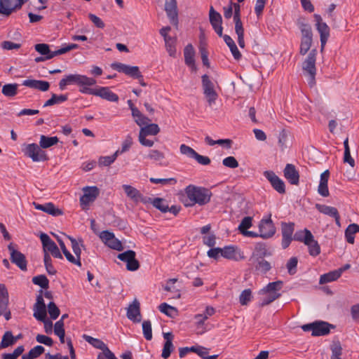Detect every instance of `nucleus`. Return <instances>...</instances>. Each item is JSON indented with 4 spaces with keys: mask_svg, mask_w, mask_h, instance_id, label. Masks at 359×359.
<instances>
[{
    "mask_svg": "<svg viewBox=\"0 0 359 359\" xmlns=\"http://www.w3.org/2000/svg\"><path fill=\"white\" fill-rule=\"evenodd\" d=\"M185 193L191 202L190 203H186V206H192L195 204L204 205L210 202L212 195L210 189L192 184L186 187Z\"/></svg>",
    "mask_w": 359,
    "mask_h": 359,
    "instance_id": "f257e3e1",
    "label": "nucleus"
},
{
    "mask_svg": "<svg viewBox=\"0 0 359 359\" xmlns=\"http://www.w3.org/2000/svg\"><path fill=\"white\" fill-rule=\"evenodd\" d=\"M283 282L282 280H277L268 283L259 292V294L264 295L260 302L259 306L264 307L272 303L273 301L280 297L281 293L280 291L283 288Z\"/></svg>",
    "mask_w": 359,
    "mask_h": 359,
    "instance_id": "f03ea898",
    "label": "nucleus"
},
{
    "mask_svg": "<svg viewBox=\"0 0 359 359\" xmlns=\"http://www.w3.org/2000/svg\"><path fill=\"white\" fill-rule=\"evenodd\" d=\"M96 83V79L92 77H88L79 74H69L60 81L59 88L62 90L68 85L76 84L81 87L79 91L81 93L83 88H90L95 85Z\"/></svg>",
    "mask_w": 359,
    "mask_h": 359,
    "instance_id": "7ed1b4c3",
    "label": "nucleus"
},
{
    "mask_svg": "<svg viewBox=\"0 0 359 359\" xmlns=\"http://www.w3.org/2000/svg\"><path fill=\"white\" fill-rule=\"evenodd\" d=\"M334 325L325 321H316L312 323L302 326L304 332H312V336H325L330 332V329H334Z\"/></svg>",
    "mask_w": 359,
    "mask_h": 359,
    "instance_id": "20e7f679",
    "label": "nucleus"
},
{
    "mask_svg": "<svg viewBox=\"0 0 359 359\" xmlns=\"http://www.w3.org/2000/svg\"><path fill=\"white\" fill-rule=\"evenodd\" d=\"M317 50L312 49L309 53L306 59L302 64V69L305 74H307L310 77L309 83L311 86L315 83V76L316 72V60Z\"/></svg>",
    "mask_w": 359,
    "mask_h": 359,
    "instance_id": "39448f33",
    "label": "nucleus"
},
{
    "mask_svg": "<svg viewBox=\"0 0 359 359\" xmlns=\"http://www.w3.org/2000/svg\"><path fill=\"white\" fill-rule=\"evenodd\" d=\"M81 93L98 96L109 102H117L119 100L118 96L108 87H99L97 88H84L81 90Z\"/></svg>",
    "mask_w": 359,
    "mask_h": 359,
    "instance_id": "423d86ee",
    "label": "nucleus"
},
{
    "mask_svg": "<svg viewBox=\"0 0 359 359\" xmlns=\"http://www.w3.org/2000/svg\"><path fill=\"white\" fill-rule=\"evenodd\" d=\"M40 239L43 246V254L50 253L53 257L62 259V254L55 243L45 233L40 234Z\"/></svg>",
    "mask_w": 359,
    "mask_h": 359,
    "instance_id": "0eeeda50",
    "label": "nucleus"
},
{
    "mask_svg": "<svg viewBox=\"0 0 359 359\" xmlns=\"http://www.w3.org/2000/svg\"><path fill=\"white\" fill-rule=\"evenodd\" d=\"M24 152L33 161H45L48 159L46 152L41 149L40 145L39 146L35 143L27 144Z\"/></svg>",
    "mask_w": 359,
    "mask_h": 359,
    "instance_id": "6e6552de",
    "label": "nucleus"
},
{
    "mask_svg": "<svg viewBox=\"0 0 359 359\" xmlns=\"http://www.w3.org/2000/svg\"><path fill=\"white\" fill-rule=\"evenodd\" d=\"M314 18L316 22V29L320 34V50L322 52L323 51L327 39L330 36V27L325 22H323L322 18L320 15L315 14Z\"/></svg>",
    "mask_w": 359,
    "mask_h": 359,
    "instance_id": "1a4fd4ad",
    "label": "nucleus"
},
{
    "mask_svg": "<svg viewBox=\"0 0 359 359\" xmlns=\"http://www.w3.org/2000/svg\"><path fill=\"white\" fill-rule=\"evenodd\" d=\"M84 192L83 195L80 198V204L82 209L85 210L90 203L95 201L99 196L100 190L95 187H86L83 189Z\"/></svg>",
    "mask_w": 359,
    "mask_h": 359,
    "instance_id": "9d476101",
    "label": "nucleus"
},
{
    "mask_svg": "<svg viewBox=\"0 0 359 359\" xmlns=\"http://www.w3.org/2000/svg\"><path fill=\"white\" fill-rule=\"evenodd\" d=\"M202 86L203 88V93L207 98L209 105H212L215 103L218 95L214 89V84L210 81L209 76L207 74L202 76Z\"/></svg>",
    "mask_w": 359,
    "mask_h": 359,
    "instance_id": "9b49d317",
    "label": "nucleus"
},
{
    "mask_svg": "<svg viewBox=\"0 0 359 359\" xmlns=\"http://www.w3.org/2000/svg\"><path fill=\"white\" fill-rule=\"evenodd\" d=\"M136 253L132 250H128L123 253L118 255L117 257L120 260L126 263V269L128 271H134L140 268V263L135 258Z\"/></svg>",
    "mask_w": 359,
    "mask_h": 359,
    "instance_id": "f8f14e48",
    "label": "nucleus"
},
{
    "mask_svg": "<svg viewBox=\"0 0 359 359\" xmlns=\"http://www.w3.org/2000/svg\"><path fill=\"white\" fill-rule=\"evenodd\" d=\"M294 231V224L293 222H282L281 223V233L282 242L281 245L283 249L289 247L292 241L293 240V233Z\"/></svg>",
    "mask_w": 359,
    "mask_h": 359,
    "instance_id": "ddd939ff",
    "label": "nucleus"
},
{
    "mask_svg": "<svg viewBox=\"0 0 359 359\" xmlns=\"http://www.w3.org/2000/svg\"><path fill=\"white\" fill-rule=\"evenodd\" d=\"M264 176L269 180L271 187L279 194L285 193V185L284 182L276 175L273 171L266 170L263 173Z\"/></svg>",
    "mask_w": 359,
    "mask_h": 359,
    "instance_id": "4468645a",
    "label": "nucleus"
},
{
    "mask_svg": "<svg viewBox=\"0 0 359 359\" xmlns=\"http://www.w3.org/2000/svg\"><path fill=\"white\" fill-rule=\"evenodd\" d=\"M8 249L11 254V262L16 264L22 271H26L27 262L25 256L15 250L12 243L8 245Z\"/></svg>",
    "mask_w": 359,
    "mask_h": 359,
    "instance_id": "2eb2a0df",
    "label": "nucleus"
},
{
    "mask_svg": "<svg viewBox=\"0 0 359 359\" xmlns=\"http://www.w3.org/2000/svg\"><path fill=\"white\" fill-rule=\"evenodd\" d=\"M111 67L113 69L118 72H123L133 79L141 76V72L137 66H130L121 62H114L111 65Z\"/></svg>",
    "mask_w": 359,
    "mask_h": 359,
    "instance_id": "dca6fc26",
    "label": "nucleus"
},
{
    "mask_svg": "<svg viewBox=\"0 0 359 359\" xmlns=\"http://www.w3.org/2000/svg\"><path fill=\"white\" fill-rule=\"evenodd\" d=\"M259 230L260 237L264 239L272 237L276 233V227L270 217L260 221Z\"/></svg>",
    "mask_w": 359,
    "mask_h": 359,
    "instance_id": "f3484780",
    "label": "nucleus"
},
{
    "mask_svg": "<svg viewBox=\"0 0 359 359\" xmlns=\"http://www.w3.org/2000/svg\"><path fill=\"white\" fill-rule=\"evenodd\" d=\"M123 189L127 196L135 203L142 202L145 204L151 201V198L144 196L136 188L130 185L124 184Z\"/></svg>",
    "mask_w": 359,
    "mask_h": 359,
    "instance_id": "a211bd4d",
    "label": "nucleus"
},
{
    "mask_svg": "<svg viewBox=\"0 0 359 359\" xmlns=\"http://www.w3.org/2000/svg\"><path fill=\"white\" fill-rule=\"evenodd\" d=\"M222 257L234 261L244 259L243 252L235 245H227L222 248Z\"/></svg>",
    "mask_w": 359,
    "mask_h": 359,
    "instance_id": "6ab92c4d",
    "label": "nucleus"
},
{
    "mask_svg": "<svg viewBox=\"0 0 359 359\" xmlns=\"http://www.w3.org/2000/svg\"><path fill=\"white\" fill-rule=\"evenodd\" d=\"M128 318L134 323H140L142 320L140 313V304L137 299H135L127 309Z\"/></svg>",
    "mask_w": 359,
    "mask_h": 359,
    "instance_id": "aec40b11",
    "label": "nucleus"
},
{
    "mask_svg": "<svg viewBox=\"0 0 359 359\" xmlns=\"http://www.w3.org/2000/svg\"><path fill=\"white\" fill-rule=\"evenodd\" d=\"M316 208L320 212L334 218L336 224L341 226L340 215L336 208L320 204H316Z\"/></svg>",
    "mask_w": 359,
    "mask_h": 359,
    "instance_id": "412c9836",
    "label": "nucleus"
},
{
    "mask_svg": "<svg viewBox=\"0 0 359 359\" xmlns=\"http://www.w3.org/2000/svg\"><path fill=\"white\" fill-rule=\"evenodd\" d=\"M284 177L292 185H297L299 182V174L292 164L287 163L283 170Z\"/></svg>",
    "mask_w": 359,
    "mask_h": 359,
    "instance_id": "4be33fe9",
    "label": "nucleus"
},
{
    "mask_svg": "<svg viewBox=\"0 0 359 359\" xmlns=\"http://www.w3.org/2000/svg\"><path fill=\"white\" fill-rule=\"evenodd\" d=\"M165 10L167 15L170 19V22L177 25L178 22L177 19V1L176 0H165Z\"/></svg>",
    "mask_w": 359,
    "mask_h": 359,
    "instance_id": "5701e85b",
    "label": "nucleus"
},
{
    "mask_svg": "<svg viewBox=\"0 0 359 359\" xmlns=\"http://www.w3.org/2000/svg\"><path fill=\"white\" fill-rule=\"evenodd\" d=\"M250 262H252V264L253 265L255 271L260 273L265 274L272 268L270 262L265 260L264 258L262 257L250 259Z\"/></svg>",
    "mask_w": 359,
    "mask_h": 359,
    "instance_id": "b1692460",
    "label": "nucleus"
},
{
    "mask_svg": "<svg viewBox=\"0 0 359 359\" xmlns=\"http://www.w3.org/2000/svg\"><path fill=\"white\" fill-rule=\"evenodd\" d=\"M36 209L41 210L53 216H59L63 215V211L55 206L53 203H47L43 205L33 203Z\"/></svg>",
    "mask_w": 359,
    "mask_h": 359,
    "instance_id": "393cba45",
    "label": "nucleus"
},
{
    "mask_svg": "<svg viewBox=\"0 0 359 359\" xmlns=\"http://www.w3.org/2000/svg\"><path fill=\"white\" fill-rule=\"evenodd\" d=\"M22 85L31 88L37 89L43 92L48 90L50 88L49 82L46 81L27 79L23 81Z\"/></svg>",
    "mask_w": 359,
    "mask_h": 359,
    "instance_id": "a878e982",
    "label": "nucleus"
},
{
    "mask_svg": "<svg viewBox=\"0 0 359 359\" xmlns=\"http://www.w3.org/2000/svg\"><path fill=\"white\" fill-rule=\"evenodd\" d=\"M330 172L328 170H326L320 175V180L318 187V192L320 196L323 197H327L330 195L327 187Z\"/></svg>",
    "mask_w": 359,
    "mask_h": 359,
    "instance_id": "bb28decb",
    "label": "nucleus"
},
{
    "mask_svg": "<svg viewBox=\"0 0 359 359\" xmlns=\"http://www.w3.org/2000/svg\"><path fill=\"white\" fill-rule=\"evenodd\" d=\"M184 62L185 64L191 67L194 69H196L195 65V51L193 46L191 44H188L184 50Z\"/></svg>",
    "mask_w": 359,
    "mask_h": 359,
    "instance_id": "cd10ccee",
    "label": "nucleus"
},
{
    "mask_svg": "<svg viewBox=\"0 0 359 359\" xmlns=\"http://www.w3.org/2000/svg\"><path fill=\"white\" fill-rule=\"evenodd\" d=\"M293 240L302 242L305 245H309V242L313 241V234L309 230L304 229V230L296 231L294 234Z\"/></svg>",
    "mask_w": 359,
    "mask_h": 359,
    "instance_id": "c85d7f7f",
    "label": "nucleus"
},
{
    "mask_svg": "<svg viewBox=\"0 0 359 359\" xmlns=\"http://www.w3.org/2000/svg\"><path fill=\"white\" fill-rule=\"evenodd\" d=\"M223 39H224V41L226 43V44L230 48V50H231L234 59L236 60H239L241 58L242 55L240 53V51L238 50V49L235 42L232 39V38L227 34H224L223 36Z\"/></svg>",
    "mask_w": 359,
    "mask_h": 359,
    "instance_id": "c756f323",
    "label": "nucleus"
},
{
    "mask_svg": "<svg viewBox=\"0 0 359 359\" xmlns=\"http://www.w3.org/2000/svg\"><path fill=\"white\" fill-rule=\"evenodd\" d=\"M359 233V225L357 224H349L345 230V238L346 241L350 244L355 242V233Z\"/></svg>",
    "mask_w": 359,
    "mask_h": 359,
    "instance_id": "7c9ffc66",
    "label": "nucleus"
},
{
    "mask_svg": "<svg viewBox=\"0 0 359 359\" xmlns=\"http://www.w3.org/2000/svg\"><path fill=\"white\" fill-rule=\"evenodd\" d=\"M271 255V253L268 251L265 244L258 243L256 244L255 251L250 259H255L257 257L264 258L266 256Z\"/></svg>",
    "mask_w": 359,
    "mask_h": 359,
    "instance_id": "2f4dec72",
    "label": "nucleus"
},
{
    "mask_svg": "<svg viewBox=\"0 0 359 359\" xmlns=\"http://www.w3.org/2000/svg\"><path fill=\"white\" fill-rule=\"evenodd\" d=\"M83 338L95 348L102 350V352L109 349L107 346L99 339H95L86 334H83Z\"/></svg>",
    "mask_w": 359,
    "mask_h": 359,
    "instance_id": "473e14b6",
    "label": "nucleus"
},
{
    "mask_svg": "<svg viewBox=\"0 0 359 359\" xmlns=\"http://www.w3.org/2000/svg\"><path fill=\"white\" fill-rule=\"evenodd\" d=\"M15 0H0V14L9 16L13 12Z\"/></svg>",
    "mask_w": 359,
    "mask_h": 359,
    "instance_id": "72a5a7b5",
    "label": "nucleus"
},
{
    "mask_svg": "<svg viewBox=\"0 0 359 359\" xmlns=\"http://www.w3.org/2000/svg\"><path fill=\"white\" fill-rule=\"evenodd\" d=\"M59 142V139L55 137H48L44 135H41L39 144L42 149L49 148Z\"/></svg>",
    "mask_w": 359,
    "mask_h": 359,
    "instance_id": "f704fd0d",
    "label": "nucleus"
},
{
    "mask_svg": "<svg viewBox=\"0 0 359 359\" xmlns=\"http://www.w3.org/2000/svg\"><path fill=\"white\" fill-rule=\"evenodd\" d=\"M45 351V348L43 346L41 345H37L30 349V351L27 354H24L22 355V359H35L39 357L43 352Z\"/></svg>",
    "mask_w": 359,
    "mask_h": 359,
    "instance_id": "c9c22d12",
    "label": "nucleus"
},
{
    "mask_svg": "<svg viewBox=\"0 0 359 359\" xmlns=\"http://www.w3.org/2000/svg\"><path fill=\"white\" fill-rule=\"evenodd\" d=\"M148 203H151L154 207L159 210L161 212L165 213L168 212V204L165 199L161 198H151V201Z\"/></svg>",
    "mask_w": 359,
    "mask_h": 359,
    "instance_id": "e433bc0d",
    "label": "nucleus"
},
{
    "mask_svg": "<svg viewBox=\"0 0 359 359\" xmlns=\"http://www.w3.org/2000/svg\"><path fill=\"white\" fill-rule=\"evenodd\" d=\"M339 277V272L337 271V270H334L327 273L321 275L320 277L319 283L320 285H323L330 282H332L337 280Z\"/></svg>",
    "mask_w": 359,
    "mask_h": 359,
    "instance_id": "4c0bfd02",
    "label": "nucleus"
},
{
    "mask_svg": "<svg viewBox=\"0 0 359 359\" xmlns=\"http://www.w3.org/2000/svg\"><path fill=\"white\" fill-rule=\"evenodd\" d=\"M15 344V339L11 331H6L2 337L0 343V350Z\"/></svg>",
    "mask_w": 359,
    "mask_h": 359,
    "instance_id": "58836bf2",
    "label": "nucleus"
},
{
    "mask_svg": "<svg viewBox=\"0 0 359 359\" xmlns=\"http://www.w3.org/2000/svg\"><path fill=\"white\" fill-rule=\"evenodd\" d=\"M160 132V128L156 123H149L144 126V127H142L140 133L147 135H156Z\"/></svg>",
    "mask_w": 359,
    "mask_h": 359,
    "instance_id": "ea45409f",
    "label": "nucleus"
},
{
    "mask_svg": "<svg viewBox=\"0 0 359 359\" xmlns=\"http://www.w3.org/2000/svg\"><path fill=\"white\" fill-rule=\"evenodd\" d=\"M210 22L212 27L221 25L222 23V15L215 11L212 6L210 8L209 13Z\"/></svg>",
    "mask_w": 359,
    "mask_h": 359,
    "instance_id": "a19ab883",
    "label": "nucleus"
},
{
    "mask_svg": "<svg viewBox=\"0 0 359 359\" xmlns=\"http://www.w3.org/2000/svg\"><path fill=\"white\" fill-rule=\"evenodd\" d=\"M165 41V46L166 50L168 51L169 55L172 57H175L176 56V39L174 37H170Z\"/></svg>",
    "mask_w": 359,
    "mask_h": 359,
    "instance_id": "79ce46f5",
    "label": "nucleus"
},
{
    "mask_svg": "<svg viewBox=\"0 0 359 359\" xmlns=\"http://www.w3.org/2000/svg\"><path fill=\"white\" fill-rule=\"evenodd\" d=\"M18 83H8L3 86L2 93L6 97H14L18 94Z\"/></svg>",
    "mask_w": 359,
    "mask_h": 359,
    "instance_id": "37998d69",
    "label": "nucleus"
},
{
    "mask_svg": "<svg viewBox=\"0 0 359 359\" xmlns=\"http://www.w3.org/2000/svg\"><path fill=\"white\" fill-rule=\"evenodd\" d=\"M299 27L302 34V40H312V30L311 26L309 24L299 22Z\"/></svg>",
    "mask_w": 359,
    "mask_h": 359,
    "instance_id": "c03bdc74",
    "label": "nucleus"
},
{
    "mask_svg": "<svg viewBox=\"0 0 359 359\" xmlns=\"http://www.w3.org/2000/svg\"><path fill=\"white\" fill-rule=\"evenodd\" d=\"M344 162L348 163L352 168L355 166V161L351 156L350 148L348 145V138L346 137L344 142Z\"/></svg>",
    "mask_w": 359,
    "mask_h": 359,
    "instance_id": "a18cd8bd",
    "label": "nucleus"
},
{
    "mask_svg": "<svg viewBox=\"0 0 359 359\" xmlns=\"http://www.w3.org/2000/svg\"><path fill=\"white\" fill-rule=\"evenodd\" d=\"M158 308L161 312L169 317H173L177 313V310L175 307L168 305L167 303H162Z\"/></svg>",
    "mask_w": 359,
    "mask_h": 359,
    "instance_id": "49530a36",
    "label": "nucleus"
},
{
    "mask_svg": "<svg viewBox=\"0 0 359 359\" xmlns=\"http://www.w3.org/2000/svg\"><path fill=\"white\" fill-rule=\"evenodd\" d=\"M309 244L306 245L309 248V252L311 256L316 257L320 253V247L317 241L313 236V241L309 242Z\"/></svg>",
    "mask_w": 359,
    "mask_h": 359,
    "instance_id": "de8ad7c7",
    "label": "nucleus"
},
{
    "mask_svg": "<svg viewBox=\"0 0 359 359\" xmlns=\"http://www.w3.org/2000/svg\"><path fill=\"white\" fill-rule=\"evenodd\" d=\"M43 262L47 273L50 275H55L57 271L52 264V259L50 254L45 253V255H43Z\"/></svg>",
    "mask_w": 359,
    "mask_h": 359,
    "instance_id": "09e8293b",
    "label": "nucleus"
},
{
    "mask_svg": "<svg viewBox=\"0 0 359 359\" xmlns=\"http://www.w3.org/2000/svg\"><path fill=\"white\" fill-rule=\"evenodd\" d=\"M34 284L39 285L43 289L48 287L49 280L45 275H39L32 278Z\"/></svg>",
    "mask_w": 359,
    "mask_h": 359,
    "instance_id": "8fccbe9b",
    "label": "nucleus"
},
{
    "mask_svg": "<svg viewBox=\"0 0 359 359\" xmlns=\"http://www.w3.org/2000/svg\"><path fill=\"white\" fill-rule=\"evenodd\" d=\"M252 299V291L250 289L244 290L239 296V302L242 306H246Z\"/></svg>",
    "mask_w": 359,
    "mask_h": 359,
    "instance_id": "3c124183",
    "label": "nucleus"
},
{
    "mask_svg": "<svg viewBox=\"0 0 359 359\" xmlns=\"http://www.w3.org/2000/svg\"><path fill=\"white\" fill-rule=\"evenodd\" d=\"M252 217L248 216L245 217L240 223L238 226V231L241 233H243L245 231H247L248 229H250L252 225Z\"/></svg>",
    "mask_w": 359,
    "mask_h": 359,
    "instance_id": "603ef678",
    "label": "nucleus"
},
{
    "mask_svg": "<svg viewBox=\"0 0 359 359\" xmlns=\"http://www.w3.org/2000/svg\"><path fill=\"white\" fill-rule=\"evenodd\" d=\"M142 331L144 338L150 341L152 339L151 323L149 320H144L142 323Z\"/></svg>",
    "mask_w": 359,
    "mask_h": 359,
    "instance_id": "864d4df0",
    "label": "nucleus"
},
{
    "mask_svg": "<svg viewBox=\"0 0 359 359\" xmlns=\"http://www.w3.org/2000/svg\"><path fill=\"white\" fill-rule=\"evenodd\" d=\"M34 317L39 321H44L46 318V307L34 306Z\"/></svg>",
    "mask_w": 359,
    "mask_h": 359,
    "instance_id": "5fc2aeb1",
    "label": "nucleus"
},
{
    "mask_svg": "<svg viewBox=\"0 0 359 359\" xmlns=\"http://www.w3.org/2000/svg\"><path fill=\"white\" fill-rule=\"evenodd\" d=\"M173 350L174 346L172 342L170 341V340H168V341H165L162 351L161 357L163 359L168 358L170 356V354L173 351Z\"/></svg>",
    "mask_w": 359,
    "mask_h": 359,
    "instance_id": "6e6d98bb",
    "label": "nucleus"
},
{
    "mask_svg": "<svg viewBox=\"0 0 359 359\" xmlns=\"http://www.w3.org/2000/svg\"><path fill=\"white\" fill-rule=\"evenodd\" d=\"M48 311L50 315V317L53 320L57 319L60 314V311L59 308L56 306V304L53 302H50L48 304Z\"/></svg>",
    "mask_w": 359,
    "mask_h": 359,
    "instance_id": "4d7b16f0",
    "label": "nucleus"
},
{
    "mask_svg": "<svg viewBox=\"0 0 359 359\" xmlns=\"http://www.w3.org/2000/svg\"><path fill=\"white\" fill-rule=\"evenodd\" d=\"M180 151L182 154L185 155L191 158H194L197 154V152L194 149L184 144L180 145Z\"/></svg>",
    "mask_w": 359,
    "mask_h": 359,
    "instance_id": "13d9d810",
    "label": "nucleus"
},
{
    "mask_svg": "<svg viewBox=\"0 0 359 359\" xmlns=\"http://www.w3.org/2000/svg\"><path fill=\"white\" fill-rule=\"evenodd\" d=\"M298 259L296 257H291L287 263V269L290 275H294L297 272V266Z\"/></svg>",
    "mask_w": 359,
    "mask_h": 359,
    "instance_id": "bf43d9fd",
    "label": "nucleus"
},
{
    "mask_svg": "<svg viewBox=\"0 0 359 359\" xmlns=\"http://www.w3.org/2000/svg\"><path fill=\"white\" fill-rule=\"evenodd\" d=\"M4 303H9L8 292L4 284H0V305Z\"/></svg>",
    "mask_w": 359,
    "mask_h": 359,
    "instance_id": "052dcab7",
    "label": "nucleus"
},
{
    "mask_svg": "<svg viewBox=\"0 0 359 359\" xmlns=\"http://www.w3.org/2000/svg\"><path fill=\"white\" fill-rule=\"evenodd\" d=\"M62 252L64 255L65 256L66 259L71 263L76 264L79 266H81V260L76 257V256H73L69 251L66 248L63 249Z\"/></svg>",
    "mask_w": 359,
    "mask_h": 359,
    "instance_id": "680f3d73",
    "label": "nucleus"
},
{
    "mask_svg": "<svg viewBox=\"0 0 359 359\" xmlns=\"http://www.w3.org/2000/svg\"><path fill=\"white\" fill-rule=\"evenodd\" d=\"M67 237L72 243V250H73L74 253L75 254V256L81 260V250L79 243L75 238H74L71 236H67Z\"/></svg>",
    "mask_w": 359,
    "mask_h": 359,
    "instance_id": "e2e57ef3",
    "label": "nucleus"
},
{
    "mask_svg": "<svg viewBox=\"0 0 359 359\" xmlns=\"http://www.w3.org/2000/svg\"><path fill=\"white\" fill-rule=\"evenodd\" d=\"M36 340L38 343L43 344L48 346H52L53 344V340L50 337L43 334H37Z\"/></svg>",
    "mask_w": 359,
    "mask_h": 359,
    "instance_id": "0e129e2a",
    "label": "nucleus"
},
{
    "mask_svg": "<svg viewBox=\"0 0 359 359\" xmlns=\"http://www.w3.org/2000/svg\"><path fill=\"white\" fill-rule=\"evenodd\" d=\"M222 163L224 166L230 168H236L238 166V162L233 156H228L223 159Z\"/></svg>",
    "mask_w": 359,
    "mask_h": 359,
    "instance_id": "69168bd1",
    "label": "nucleus"
},
{
    "mask_svg": "<svg viewBox=\"0 0 359 359\" xmlns=\"http://www.w3.org/2000/svg\"><path fill=\"white\" fill-rule=\"evenodd\" d=\"M148 158L154 161H161L165 158V155L158 150L151 149L149 152Z\"/></svg>",
    "mask_w": 359,
    "mask_h": 359,
    "instance_id": "338daca9",
    "label": "nucleus"
},
{
    "mask_svg": "<svg viewBox=\"0 0 359 359\" xmlns=\"http://www.w3.org/2000/svg\"><path fill=\"white\" fill-rule=\"evenodd\" d=\"M110 248L118 250V251H122L123 250V246L121 243V242L115 236H114V238L111 239L107 244Z\"/></svg>",
    "mask_w": 359,
    "mask_h": 359,
    "instance_id": "774afa93",
    "label": "nucleus"
}]
</instances>
